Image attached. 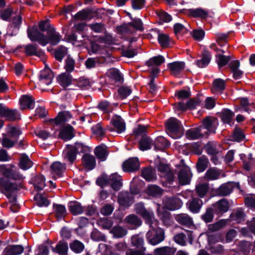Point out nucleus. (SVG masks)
Instances as JSON below:
<instances>
[{"label":"nucleus","mask_w":255,"mask_h":255,"mask_svg":"<svg viewBox=\"0 0 255 255\" xmlns=\"http://www.w3.org/2000/svg\"><path fill=\"white\" fill-rule=\"evenodd\" d=\"M0 174L3 177L0 178V187L2 193L5 194L11 203L16 201L15 196L13 193L22 187L20 183L18 184L10 182L7 180L21 181L23 177L22 175L14 171L10 166L1 165L0 166Z\"/></svg>","instance_id":"nucleus-1"},{"label":"nucleus","mask_w":255,"mask_h":255,"mask_svg":"<svg viewBox=\"0 0 255 255\" xmlns=\"http://www.w3.org/2000/svg\"><path fill=\"white\" fill-rule=\"evenodd\" d=\"M165 130L168 135L174 139L180 138L184 133L181 122L175 118H170L166 121Z\"/></svg>","instance_id":"nucleus-2"},{"label":"nucleus","mask_w":255,"mask_h":255,"mask_svg":"<svg viewBox=\"0 0 255 255\" xmlns=\"http://www.w3.org/2000/svg\"><path fill=\"white\" fill-rule=\"evenodd\" d=\"M150 227V229L146 234V239L148 243L152 246H155L165 239V233L163 229L161 228L156 227L158 225V221L157 224L155 223L148 224Z\"/></svg>","instance_id":"nucleus-3"},{"label":"nucleus","mask_w":255,"mask_h":255,"mask_svg":"<svg viewBox=\"0 0 255 255\" xmlns=\"http://www.w3.org/2000/svg\"><path fill=\"white\" fill-rule=\"evenodd\" d=\"M75 145L76 146L73 144H67L63 153L64 157L71 163L75 160L77 152L88 154L90 152V148L86 144Z\"/></svg>","instance_id":"nucleus-4"},{"label":"nucleus","mask_w":255,"mask_h":255,"mask_svg":"<svg viewBox=\"0 0 255 255\" xmlns=\"http://www.w3.org/2000/svg\"><path fill=\"white\" fill-rule=\"evenodd\" d=\"M97 183L101 186L106 184H109L115 190H120L122 186L121 176L116 173L112 174L109 177L99 178L97 179Z\"/></svg>","instance_id":"nucleus-5"},{"label":"nucleus","mask_w":255,"mask_h":255,"mask_svg":"<svg viewBox=\"0 0 255 255\" xmlns=\"http://www.w3.org/2000/svg\"><path fill=\"white\" fill-rule=\"evenodd\" d=\"M134 30H143V23L139 18L134 19L132 21L118 27V30L124 34L132 33Z\"/></svg>","instance_id":"nucleus-6"},{"label":"nucleus","mask_w":255,"mask_h":255,"mask_svg":"<svg viewBox=\"0 0 255 255\" xmlns=\"http://www.w3.org/2000/svg\"><path fill=\"white\" fill-rule=\"evenodd\" d=\"M135 210L137 214L142 217L147 224L151 225L155 223V225L157 224V220L154 218L153 212L149 210H146L142 203H139L135 204Z\"/></svg>","instance_id":"nucleus-7"},{"label":"nucleus","mask_w":255,"mask_h":255,"mask_svg":"<svg viewBox=\"0 0 255 255\" xmlns=\"http://www.w3.org/2000/svg\"><path fill=\"white\" fill-rule=\"evenodd\" d=\"M218 125V121L214 117H207L203 120L202 125L200 126L204 134L208 135L209 133H215Z\"/></svg>","instance_id":"nucleus-8"},{"label":"nucleus","mask_w":255,"mask_h":255,"mask_svg":"<svg viewBox=\"0 0 255 255\" xmlns=\"http://www.w3.org/2000/svg\"><path fill=\"white\" fill-rule=\"evenodd\" d=\"M28 36L32 41H37L40 45L45 46L48 43L47 37L36 28L28 29Z\"/></svg>","instance_id":"nucleus-9"},{"label":"nucleus","mask_w":255,"mask_h":255,"mask_svg":"<svg viewBox=\"0 0 255 255\" xmlns=\"http://www.w3.org/2000/svg\"><path fill=\"white\" fill-rule=\"evenodd\" d=\"M28 36L32 41H37L40 45L45 46L48 43L47 37L36 28L28 29Z\"/></svg>","instance_id":"nucleus-10"},{"label":"nucleus","mask_w":255,"mask_h":255,"mask_svg":"<svg viewBox=\"0 0 255 255\" xmlns=\"http://www.w3.org/2000/svg\"><path fill=\"white\" fill-rule=\"evenodd\" d=\"M111 123L114 128H109V130L111 131H116L118 133H121L125 131L126 123L121 116L117 115H114L112 118Z\"/></svg>","instance_id":"nucleus-11"},{"label":"nucleus","mask_w":255,"mask_h":255,"mask_svg":"<svg viewBox=\"0 0 255 255\" xmlns=\"http://www.w3.org/2000/svg\"><path fill=\"white\" fill-rule=\"evenodd\" d=\"M157 169L161 177L164 178L169 183H171L173 181V172L167 164L162 162L159 163L157 166Z\"/></svg>","instance_id":"nucleus-12"},{"label":"nucleus","mask_w":255,"mask_h":255,"mask_svg":"<svg viewBox=\"0 0 255 255\" xmlns=\"http://www.w3.org/2000/svg\"><path fill=\"white\" fill-rule=\"evenodd\" d=\"M163 203L166 208L169 210H177L182 206V201L176 197H167L163 199Z\"/></svg>","instance_id":"nucleus-13"},{"label":"nucleus","mask_w":255,"mask_h":255,"mask_svg":"<svg viewBox=\"0 0 255 255\" xmlns=\"http://www.w3.org/2000/svg\"><path fill=\"white\" fill-rule=\"evenodd\" d=\"M53 76L51 69L45 65V68L39 75V84L41 86L49 85L52 82Z\"/></svg>","instance_id":"nucleus-14"},{"label":"nucleus","mask_w":255,"mask_h":255,"mask_svg":"<svg viewBox=\"0 0 255 255\" xmlns=\"http://www.w3.org/2000/svg\"><path fill=\"white\" fill-rule=\"evenodd\" d=\"M139 162L137 158H129L123 164V168L125 172H134L139 169Z\"/></svg>","instance_id":"nucleus-15"},{"label":"nucleus","mask_w":255,"mask_h":255,"mask_svg":"<svg viewBox=\"0 0 255 255\" xmlns=\"http://www.w3.org/2000/svg\"><path fill=\"white\" fill-rule=\"evenodd\" d=\"M118 203L124 208L130 206L133 203L132 195L127 192H121L118 196Z\"/></svg>","instance_id":"nucleus-16"},{"label":"nucleus","mask_w":255,"mask_h":255,"mask_svg":"<svg viewBox=\"0 0 255 255\" xmlns=\"http://www.w3.org/2000/svg\"><path fill=\"white\" fill-rule=\"evenodd\" d=\"M191 176L192 174L190 168L187 166H184L178 173L179 183L182 185L189 184Z\"/></svg>","instance_id":"nucleus-17"},{"label":"nucleus","mask_w":255,"mask_h":255,"mask_svg":"<svg viewBox=\"0 0 255 255\" xmlns=\"http://www.w3.org/2000/svg\"><path fill=\"white\" fill-rule=\"evenodd\" d=\"M185 67V63L182 61H175L167 65L171 74L174 76H178L184 69Z\"/></svg>","instance_id":"nucleus-18"},{"label":"nucleus","mask_w":255,"mask_h":255,"mask_svg":"<svg viewBox=\"0 0 255 255\" xmlns=\"http://www.w3.org/2000/svg\"><path fill=\"white\" fill-rule=\"evenodd\" d=\"M48 43L52 45H57L61 40L62 36L52 26L48 28L47 32Z\"/></svg>","instance_id":"nucleus-19"},{"label":"nucleus","mask_w":255,"mask_h":255,"mask_svg":"<svg viewBox=\"0 0 255 255\" xmlns=\"http://www.w3.org/2000/svg\"><path fill=\"white\" fill-rule=\"evenodd\" d=\"M202 205V200L197 198H193L189 200L186 203L187 208L193 213H198Z\"/></svg>","instance_id":"nucleus-20"},{"label":"nucleus","mask_w":255,"mask_h":255,"mask_svg":"<svg viewBox=\"0 0 255 255\" xmlns=\"http://www.w3.org/2000/svg\"><path fill=\"white\" fill-rule=\"evenodd\" d=\"M20 108L22 110L31 109L34 108V100L31 96L23 95L19 100Z\"/></svg>","instance_id":"nucleus-21"},{"label":"nucleus","mask_w":255,"mask_h":255,"mask_svg":"<svg viewBox=\"0 0 255 255\" xmlns=\"http://www.w3.org/2000/svg\"><path fill=\"white\" fill-rule=\"evenodd\" d=\"M74 136V128L70 125L64 127L59 134V137L65 141L72 139Z\"/></svg>","instance_id":"nucleus-22"},{"label":"nucleus","mask_w":255,"mask_h":255,"mask_svg":"<svg viewBox=\"0 0 255 255\" xmlns=\"http://www.w3.org/2000/svg\"><path fill=\"white\" fill-rule=\"evenodd\" d=\"M22 22V16L20 13H15L12 17L11 23L8 25L9 30L13 33L17 32L19 29Z\"/></svg>","instance_id":"nucleus-23"},{"label":"nucleus","mask_w":255,"mask_h":255,"mask_svg":"<svg viewBox=\"0 0 255 255\" xmlns=\"http://www.w3.org/2000/svg\"><path fill=\"white\" fill-rule=\"evenodd\" d=\"M175 219L179 224L187 227H190L193 224L192 218L187 214H177L175 216Z\"/></svg>","instance_id":"nucleus-24"},{"label":"nucleus","mask_w":255,"mask_h":255,"mask_svg":"<svg viewBox=\"0 0 255 255\" xmlns=\"http://www.w3.org/2000/svg\"><path fill=\"white\" fill-rule=\"evenodd\" d=\"M71 118L69 112H62L59 113L57 116L54 119H50L49 122L51 125H59L67 121Z\"/></svg>","instance_id":"nucleus-25"},{"label":"nucleus","mask_w":255,"mask_h":255,"mask_svg":"<svg viewBox=\"0 0 255 255\" xmlns=\"http://www.w3.org/2000/svg\"><path fill=\"white\" fill-rule=\"evenodd\" d=\"M25 53L29 56L35 55L42 58L44 56V53L41 49H38L35 45L29 44L24 47Z\"/></svg>","instance_id":"nucleus-26"},{"label":"nucleus","mask_w":255,"mask_h":255,"mask_svg":"<svg viewBox=\"0 0 255 255\" xmlns=\"http://www.w3.org/2000/svg\"><path fill=\"white\" fill-rule=\"evenodd\" d=\"M94 153L97 158L101 161H105L109 154L107 148L104 144L97 146L95 149Z\"/></svg>","instance_id":"nucleus-27"},{"label":"nucleus","mask_w":255,"mask_h":255,"mask_svg":"<svg viewBox=\"0 0 255 255\" xmlns=\"http://www.w3.org/2000/svg\"><path fill=\"white\" fill-rule=\"evenodd\" d=\"M229 208V203L225 199L219 200L214 205L215 212L217 214L226 212Z\"/></svg>","instance_id":"nucleus-28"},{"label":"nucleus","mask_w":255,"mask_h":255,"mask_svg":"<svg viewBox=\"0 0 255 255\" xmlns=\"http://www.w3.org/2000/svg\"><path fill=\"white\" fill-rule=\"evenodd\" d=\"M73 79L71 75L68 73H62L57 77V81L59 85L64 89H66L72 83Z\"/></svg>","instance_id":"nucleus-29"},{"label":"nucleus","mask_w":255,"mask_h":255,"mask_svg":"<svg viewBox=\"0 0 255 255\" xmlns=\"http://www.w3.org/2000/svg\"><path fill=\"white\" fill-rule=\"evenodd\" d=\"M205 134L199 127L198 128H191L186 132V136L189 139L195 140L202 137Z\"/></svg>","instance_id":"nucleus-30"},{"label":"nucleus","mask_w":255,"mask_h":255,"mask_svg":"<svg viewBox=\"0 0 255 255\" xmlns=\"http://www.w3.org/2000/svg\"><path fill=\"white\" fill-rule=\"evenodd\" d=\"M69 211L74 215L81 214L84 209L81 204L77 201H71L68 205Z\"/></svg>","instance_id":"nucleus-31"},{"label":"nucleus","mask_w":255,"mask_h":255,"mask_svg":"<svg viewBox=\"0 0 255 255\" xmlns=\"http://www.w3.org/2000/svg\"><path fill=\"white\" fill-rule=\"evenodd\" d=\"M82 163L84 166L89 170L94 169L96 166L94 157L89 154H85L82 157Z\"/></svg>","instance_id":"nucleus-32"},{"label":"nucleus","mask_w":255,"mask_h":255,"mask_svg":"<svg viewBox=\"0 0 255 255\" xmlns=\"http://www.w3.org/2000/svg\"><path fill=\"white\" fill-rule=\"evenodd\" d=\"M141 176L147 181L150 182L156 179L155 171L150 167L145 168L141 171Z\"/></svg>","instance_id":"nucleus-33"},{"label":"nucleus","mask_w":255,"mask_h":255,"mask_svg":"<svg viewBox=\"0 0 255 255\" xmlns=\"http://www.w3.org/2000/svg\"><path fill=\"white\" fill-rule=\"evenodd\" d=\"M24 248L20 245H12L7 247L3 251V254L8 255H18L22 253Z\"/></svg>","instance_id":"nucleus-34"},{"label":"nucleus","mask_w":255,"mask_h":255,"mask_svg":"<svg viewBox=\"0 0 255 255\" xmlns=\"http://www.w3.org/2000/svg\"><path fill=\"white\" fill-rule=\"evenodd\" d=\"M68 250V244L63 241H59L56 247H52V251L53 252L57 253L60 255H65L67 254Z\"/></svg>","instance_id":"nucleus-35"},{"label":"nucleus","mask_w":255,"mask_h":255,"mask_svg":"<svg viewBox=\"0 0 255 255\" xmlns=\"http://www.w3.org/2000/svg\"><path fill=\"white\" fill-rule=\"evenodd\" d=\"M125 221L127 224L130 225L132 227L131 229H134L140 226L141 224V221L136 215L130 214L125 219Z\"/></svg>","instance_id":"nucleus-36"},{"label":"nucleus","mask_w":255,"mask_h":255,"mask_svg":"<svg viewBox=\"0 0 255 255\" xmlns=\"http://www.w3.org/2000/svg\"><path fill=\"white\" fill-rule=\"evenodd\" d=\"M162 189L156 185H148L146 190L148 195L153 197H160L162 194Z\"/></svg>","instance_id":"nucleus-37"},{"label":"nucleus","mask_w":255,"mask_h":255,"mask_svg":"<svg viewBox=\"0 0 255 255\" xmlns=\"http://www.w3.org/2000/svg\"><path fill=\"white\" fill-rule=\"evenodd\" d=\"M225 88V81L221 79H215L213 83V93H222Z\"/></svg>","instance_id":"nucleus-38"},{"label":"nucleus","mask_w":255,"mask_h":255,"mask_svg":"<svg viewBox=\"0 0 255 255\" xmlns=\"http://www.w3.org/2000/svg\"><path fill=\"white\" fill-rule=\"evenodd\" d=\"M176 252L174 248L169 247H163L158 248L154 250L155 255H174Z\"/></svg>","instance_id":"nucleus-39"},{"label":"nucleus","mask_w":255,"mask_h":255,"mask_svg":"<svg viewBox=\"0 0 255 255\" xmlns=\"http://www.w3.org/2000/svg\"><path fill=\"white\" fill-rule=\"evenodd\" d=\"M234 113L229 109L223 110L220 113L222 121L225 124H230L234 116Z\"/></svg>","instance_id":"nucleus-40"},{"label":"nucleus","mask_w":255,"mask_h":255,"mask_svg":"<svg viewBox=\"0 0 255 255\" xmlns=\"http://www.w3.org/2000/svg\"><path fill=\"white\" fill-rule=\"evenodd\" d=\"M211 55L207 51H204L203 53V56L201 60H197L196 64L199 67L203 68L206 66L210 62Z\"/></svg>","instance_id":"nucleus-41"},{"label":"nucleus","mask_w":255,"mask_h":255,"mask_svg":"<svg viewBox=\"0 0 255 255\" xmlns=\"http://www.w3.org/2000/svg\"><path fill=\"white\" fill-rule=\"evenodd\" d=\"M232 140L235 142H247L248 140L246 139L244 133L240 128H236L232 135Z\"/></svg>","instance_id":"nucleus-42"},{"label":"nucleus","mask_w":255,"mask_h":255,"mask_svg":"<svg viewBox=\"0 0 255 255\" xmlns=\"http://www.w3.org/2000/svg\"><path fill=\"white\" fill-rule=\"evenodd\" d=\"M65 169V165L58 161L53 163L51 165V172L53 175H61Z\"/></svg>","instance_id":"nucleus-43"},{"label":"nucleus","mask_w":255,"mask_h":255,"mask_svg":"<svg viewBox=\"0 0 255 255\" xmlns=\"http://www.w3.org/2000/svg\"><path fill=\"white\" fill-rule=\"evenodd\" d=\"M20 134V131L19 129L16 128H12L9 131V134L11 136V138H9L6 136L3 137L2 143H14L18 142L17 140L15 141L12 138L15 137Z\"/></svg>","instance_id":"nucleus-44"},{"label":"nucleus","mask_w":255,"mask_h":255,"mask_svg":"<svg viewBox=\"0 0 255 255\" xmlns=\"http://www.w3.org/2000/svg\"><path fill=\"white\" fill-rule=\"evenodd\" d=\"M45 177L43 175H38L35 177L33 185L37 191H40L44 188L45 186Z\"/></svg>","instance_id":"nucleus-45"},{"label":"nucleus","mask_w":255,"mask_h":255,"mask_svg":"<svg viewBox=\"0 0 255 255\" xmlns=\"http://www.w3.org/2000/svg\"><path fill=\"white\" fill-rule=\"evenodd\" d=\"M165 62L164 57L161 55L153 57L150 58L146 62V65L148 67L154 66H158Z\"/></svg>","instance_id":"nucleus-46"},{"label":"nucleus","mask_w":255,"mask_h":255,"mask_svg":"<svg viewBox=\"0 0 255 255\" xmlns=\"http://www.w3.org/2000/svg\"><path fill=\"white\" fill-rule=\"evenodd\" d=\"M189 14L194 17H200L205 18L208 15V11L206 10L199 8L196 9H190L189 10Z\"/></svg>","instance_id":"nucleus-47"},{"label":"nucleus","mask_w":255,"mask_h":255,"mask_svg":"<svg viewBox=\"0 0 255 255\" xmlns=\"http://www.w3.org/2000/svg\"><path fill=\"white\" fill-rule=\"evenodd\" d=\"M106 75L115 82H122L123 81V78L119 70L116 68H112L108 70Z\"/></svg>","instance_id":"nucleus-48"},{"label":"nucleus","mask_w":255,"mask_h":255,"mask_svg":"<svg viewBox=\"0 0 255 255\" xmlns=\"http://www.w3.org/2000/svg\"><path fill=\"white\" fill-rule=\"evenodd\" d=\"M245 220V214L241 209L234 210L230 216V220L241 223Z\"/></svg>","instance_id":"nucleus-49"},{"label":"nucleus","mask_w":255,"mask_h":255,"mask_svg":"<svg viewBox=\"0 0 255 255\" xmlns=\"http://www.w3.org/2000/svg\"><path fill=\"white\" fill-rule=\"evenodd\" d=\"M131 244L137 249L144 251L145 248L143 247L144 240L143 238L139 235H134L131 238Z\"/></svg>","instance_id":"nucleus-50"},{"label":"nucleus","mask_w":255,"mask_h":255,"mask_svg":"<svg viewBox=\"0 0 255 255\" xmlns=\"http://www.w3.org/2000/svg\"><path fill=\"white\" fill-rule=\"evenodd\" d=\"M111 233L115 238H121L127 234L128 231L120 226H116L112 229Z\"/></svg>","instance_id":"nucleus-51"},{"label":"nucleus","mask_w":255,"mask_h":255,"mask_svg":"<svg viewBox=\"0 0 255 255\" xmlns=\"http://www.w3.org/2000/svg\"><path fill=\"white\" fill-rule=\"evenodd\" d=\"M220 175L219 170L216 168H210L206 172V178L210 180H216L219 178Z\"/></svg>","instance_id":"nucleus-52"},{"label":"nucleus","mask_w":255,"mask_h":255,"mask_svg":"<svg viewBox=\"0 0 255 255\" xmlns=\"http://www.w3.org/2000/svg\"><path fill=\"white\" fill-rule=\"evenodd\" d=\"M32 165V162L29 157L26 154H22L19 162V167L23 170H27L30 168Z\"/></svg>","instance_id":"nucleus-53"},{"label":"nucleus","mask_w":255,"mask_h":255,"mask_svg":"<svg viewBox=\"0 0 255 255\" xmlns=\"http://www.w3.org/2000/svg\"><path fill=\"white\" fill-rule=\"evenodd\" d=\"M209 189V185L208 183H201L196 187V192L197 195L200 197H204L207 194Z\"/></svg>","instance_id":"nucleus-54"},{"label":"nucleus","mask_w":255,"mask_h":255,"mask_svg":"<svg viewBox=\"0 0 255 255\" xmlns=\"http://www.w3.org/2000/svg\"><path fill=\"white\" fill-rule=\"evenodd\" d=\"M232 189V186L230 184H223L217 189V193L219 196H225L230 194Z\"/></svg>","instance_id":"nucleus-55"},{"label":"nucleus","mask_w":255,"mask_h":255,"mask_svg":"<svg viewBox=\"0 0 255 255\" xmlns=\"http://www.w3.org/2000/svg\"><path fill=\"white\" fill-rule=\"evenodd\" d=\"M147 127L145 126L138 125L137 127L133 129V133L131 137L137 138L138 137H142L143 135H145L146 132Z\"/></svg>","instance_id":"nucleus-56"},{"label":"nucleus","mask_w":255,"mask_h":255,"mask_svg":"<svg viewBox=\"0 0 255 255\" xmlns=\"http://www.w3.org/2000/svg\"><path fill=\"white\" fill-rule=\"evenodd\" d=\"M91 17L90 10L85 9L79 11L74 16L75 19L78 20H84L87 19H90Z\"/></svg>","instance_id":"nucleus-57"},{"label":"nucleus","mask_w":255,"mask_h":255,"mask_svg":"<svg viewBox=\"0 0 255 255\" xmlns=\"http://www.w3.org/2000/svg\"><path fill=\"white\" fill-rule=\"evenodd\" d=\"M53 208L56 216L59 220L63 218L66 215V210L64 206L54 205Z\"/></svg>","instance_id":"nucleus-58"},{"label":"nucleus","mask_w":255,"mask_h":255,"mask_svg":"<svg viewBox=\"0 0 255 255\" xmlns=\"http://www.w3.org/2000/svg\"><path fill=\"white\" fill-rule=\"evenodd\" d=\"M71 250L76 253H80L84 249V246L83 243L78 240H75L70 244Z\"/></svg>","instance_id":"nucleus-59"},{"label":"nucleus","mask_w":255,"mask_h":255,"mask_svg":"<svg viewBox=\"0 0 255 255\" xmlns=\"http://www.w3.org/2000/svg\"><path fill=\"white\" fill-rule=\"evenodd\" d=\"M34 200L39 207H47L50 204L49 201L40 194H37L34 196Z\"/></svg>","instance_id":"nucleus-60"},{"label":"nucleus","mask_w":255,"mask_h":255,"mask_svg":"<svg viewBox=\"0 0 255 255\" xmlns=\"http://www.w3.org/2000/svg\"><path fill=\"white\" fill-rule=\"evenodd\" d=\"M3 117H5L7 120L11 121L20 119L19 116L15 110L9 109L8 108H7Z\"/></svg>","instance_id":"nucleus-61"},{"label":"nucleus","mask_w":255,"mask_h":255,"mask_svg":"<svg viewBox=\"0 0 255 255\" xmlns=\"http://www.w3.org/2000/svg\"><path fill=\"white\" fill-rule=\"evenodd\" d=\"M89 27L96 33H101L106 31L105 24L103 23H94L89 24Z\"/></svg>","instance_id":"nucleus-62"},{"label":"nucleus","mask_w":255,"mask_h":255,"mask_svg":"<svg viewBox=\"0 0 255 255\" xmlns=\"http://www.w3.org/2000/svg\"><path fill=\"white\" fill-rule=\"evenodd\" d=\"M15 14L13 9L11 7H7L0 12V18L4 20H8L11 16Z\"/></svg>","instance_id":"nucleus-63"},{"label":"nucleus","mask_w":255,"mask_h":255,"mask_svg":"<svg viewBox=\"0 0 255 255\" xmlns=\"http://www.w3.org/2000/svg\"><path fill=\"white\" fill-rule=\"evenodd\" d=\"M173 240L176 244L180 246H184L186 245V236L183 233L176 234L173 237Z\"/></svg>","instance_id":"nucleus-64"}]
</instances>
